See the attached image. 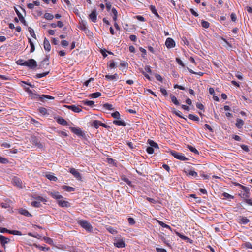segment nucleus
I'll list each match as a JSON object with an SVG mask.
<instances>
[{
    "mask_svg": "<svg viewBox=\"0 0 252 252\" xmlns=\"http://www.w3.org/2000/svg\"><path fill=\"white\" fill-rule=\"evenodd\" d=\"M26 91L27 92L30 94H32V97L34 98H38L41 101H43V99L45 98L49 99H54V98L53 96L45 95V94H42L41 95H40L39 94H33L32 93V92L31 90H30L29 88H25Z\"/></svg>",
    "mask_w": 252,
    "mask_h": 252,
    "instance_id": "1",
    "label": "nucleus"
},
{
    "mask_svg": "<svg viewBox=\"0 0 252 252\" xmlns=\"http://www.w3.org/2000/svg\"><path fill=\"white\" fill-rule=\"evenodd\" d=\"M77 223L87 231L89 232L93 231V227L88 221L83 220H77Z\"/></svg>",
    "mask_w": 252,
    "mask_h": 252,
    "instance_id": "2",
    "label": "nucleus"
},
{
    "mask_svg": "<svg viewBox=\"0 0 252 252\" xmlns=\"http://www.w3.org/2000/svg\"><path fill=\"white\" fill-rule=\"evenodd\" d=\"M69 129L74 134L79 137L83 138H86V135L84 131H83L80 128L69 127Z\"/></svg>",
    "mask_w": 252,
    "mask_h": 252,
    "instance_id": "3",
    "label": "nucleus"
},
{
    "mask_svg": "<svg viewBox=\"0 0 252 252\" xmlns=\"http://www.w3.org/2000/svg\"><path fill=\"white\" fill-rule=\"evenodd\" d=\"M170 154L172 156H173L175 158L179 159L182 161H186L188 159L186 158L184 155L181 153H178L175 151H170Z\"/></svg>",
    "mask_w": 252,
    "mask_h": 252,
    "instance_id": "4",
    "label": "nucleus"
},
{
    "mask_svg": "<svg viewBox=\"0 0 252 252\" xmlns=\"http://www.w3.org/2000/svg\"><path fill=\"white\" fill-rule=\"evenodd\" d=\"M25 66L31 69H33L37 66V62L34 59H31L25 61Z\"/></svg>",
    "mask_w": 252,
    "mask_h": 252,
    "instance_id": "5",
    "label": "nucleus"
},
{
    "mask_svg": "<svg viewBox=\"0 0 252 252\" xmlns=\"http://www.w3.org/2000/svg\"><path fill=\"white\" fill-rule=\"evenodd\" d=\"M92 126H94L96 129H97L99 126H101L106 128L110 127L109 126L106 125L104 123H102L101 122L98 120H94L92 123Z\"/></svg>",
    "mask_w": 252,
    "mask_h": 252,
    "instance_id": "6",
    "label": "nucleus"
},
{
    "mask_svg": "<svg viewBox=\"0 0 252 252\" xmlns=\"http://www.w3.org/2000/svg\"><path fill=\"white\" fill-rule=\"evenodd\" d=\"M49 64V58L46 56V58L39 64L38 68H46Z\"/></svg>",
    "mask_w": 252,
    "mask_h": 252,
    "instance_id": "7",
    "label": "nucleus"
},
{
    "mask_svg": "<svg viewBox=\"0 0 252 252\" xmlns=\"http://www.w3.org/2000/svg\"><path fill=\"white\" fill-rule=\"evenodd\" d=\"M165 45L167 48L170 49L175 46V42L172 38L168 37L166 40Z\"/></svg>",
    "mask_w": 252,
    "mask_h": 252,
    "instance_id": "8",
    "label": "nucleus"
},
{
    "mask_svg": "<svg viewBox=\"0 0 252 252\" xmlns=\"http://www.w3.org/2000/svg\"><path fill=\"white\" fill-rule=\"evenodd\" d=\"M115 241L114 245L115 247L119 248L125 247V242L123 239H115Z\"/></svg>",
    "mask_w": 252,
    "mask_h": 252,
    "instance_id": "9",
    "label": "nucleus"
},
{
    "mask_svg": "<svg viewBox=\"0 0 252 252\" xmlns=\"http://www.w3.org/2000/svg\"><path fill=\"white\" fill-rule=\"evenodd\" d=\"M10 242V239L5 237L3 235H0V242L2 247L5 249L6 248L5 245Z\"/></svg>",
    "mask_w": 252,
    "mask_h": 252,
    "instance_id": "10",
    "label": "nucleus"
},
{
    "mask_svg": "<svg viewBox=\"0 0 252 252\" xmlns=\"http://www.w3.org/2000/svg\"><path fill=\"white\" fill-rule=\"evenodd\" d=\"M69 172L72 174L77 180H81V176L80 173L74 168H71Z\"/></svg>",
    "mask_w": 252,
    "mask_h": 252,
    "instance_id": "11",
    "label": "nucleus"
},
{
    "mask_svg": "<svg viewBox=\"0 0 252 252\" xmlns=\"http://www.w3.org/2000/svg\"><path fill=\"white\" fill-rule=\"evenodd\" d=\"M65 107L75 113H79L82 111L79 106L75 105H65Z\"/></svg>",
    "mask_w": 252,
    "mask_h": 252,
    "instance_id": "12",
    "label": "nucleus"
},
{
    "mask_svg": "<svg viewBox=\"0 0 252 252\" xmlns=\"http://www.w3.org/2000/svg\"><path fill=\"white\" fill-rule=\"evenodd\" d=\"M57 122L62 125V126H69V124L67 123V122L63 118L61 117H58L56 118Z\"/></svg>",
    "mask_w": 252,
    "mask_h": 252,
    "instance_id": "13",
    "label": "nucleus"
},
{
    "mask_svg": "<svg viewBox=\"0 0 252 252\" xmlns=\"http://www.w3.org/2000/svg\"><path fill=\"white\" fill-rule=\"evenodd\" d=\"M15 11H16L17 15H18V16L19 17V20H20L21 21V22L24 25L27 26H28L27 23L24 19V18L23 17L22 14L17 9H15Z\"/></svg>",
    "mask_w": 252,
    "mask_h": 252,
    "instance_id": "14",
    "label": "nucleus"
},
{
    "mask_svg": "<svg viewBox=\"0 0 252 252\" xmlns=\"http://www.w3.org/2000/svg\"><path fill=\"white\" fill-rule=\"evenodd\" d=\"M58 203L60 206L62 207H69L70 206V203L69 202L61 199L58 201Z\"/></svg>",
    "mask_w": 252,
    "mask_h": 252,
    "instance_id": "15",
    "label": "nucleus"
},
{
    "mask_svg": "<svg viewBox=\"0 0 252 252\" xmlns=\"http://www.w3.org/2000/svg\"><path fill=\"white\" fill-rule=\"evenodd\" d=\"M89 18L93 22H95L97 19V14L95 9H94L91 13L89 15Z\"/></svg>",
    "mask_w": 252,
    "mask_h": 252,
    "instance_id": "16",
    "label": "nucleus"
},
{
    "mask_svg": "<svg viewBox=\"0 0 252 252\" xmlns=\"http://www.w3.org/2000/svg\"><path fill=\"white\" fill-rule=\"evenodd\" d=\"M175 233H176V234L177 236H178L180 238L182 239L183 240H187L188 242H189L190 243H192V240L191 239H190V238H188V237L180 233L179 232H178V231H175Z\"/></svg>",
    "mask_w": 252,
    "mask_h": 252,
    "instance_id": "17",
    "label": "nucleus"
},
{
    "mask_svg": "<svg viewBox=\"0 0 252 252\" xmlns=\"http://www.w3.org/2000/svg\"><path fill=\"white\" fill-rule=\"evenodd\" d=\"M175 233H176V234L177 236H178L180 238L182 239L183 240H187L188 242H189L190 243H192V240L191 239H190V238H188V237L180 233L179 232H178V231H175Z\"/></svg>",
    "mask_w": 252,
    "mask_h": 252,
    "instance_id": "18",
    "label": "nucleus"
},
{
    "mask_svg": "<svg viewBox=\"0 0 252 252\" xmlns=\"http://www.w3.org/2000/svg\"><path fill=\"white\" fill-rule=\"evenodd\" d=\"M50 194L52 197L58 200V201L63 198V197L60 195L58 192H51Z\"/></svg>",
    "mask_w": 252,
    "mask_h": 252,
    "instance_id": "19",
    "label": "nucleus"
},
{
    "mask_svg": "<svg viewBox=\"0 0 252 252\" xmlns=\"http://www.w3.org/2000/svg\"><path fill=\"white\" fill-rule=\"evenodd\" d=\"M244 125V121L242 119L240 118H237L236 119V123L235 124V126L238 129L242 128Z\"/></svg>",
    "mask_w": 252,
    "mask_h": 252,
    "instance_id": "20",
    "label": "nucleus"
},
{
    "mask_svg": "<svg viewBox=\"0 0 252 252\" xmlns=\"http://www.w3.org/2000/svg\"><path fill=\"white\" fill-rule=\"evenodd\" d=\"M43 46L44 48L46 51L48 52L50 51L51 46L49 41L46 38H45L44 40Z\"/></svg>",
    "mask_w": 252,
    "mask_h": 252,
    "instance_id": "21",
    "label": "nucleus"
},
{
    "mask_svg": "<svg viewBox=\"0 0 252 252\" xmlns=\"http://www.w3.org/2000/svg\"><path fill=\"white\" fill-rule=\"evenodd\" d=\"M250 192L249 190H247L246 191H244V193H241L239 194V195L244 199V201L245 202V199H249L248 198L250 197Z\"/></svg>",
    "mask_w": 252,
    "mask_h": 252,
    "instance_id": "22",
    "label": "nucleus"
},
{
    "mask_svg": "<svg viewBox=\"0 0 252 252\" xmlns=\"http://www.w3.org/2000/svg\"><path fill=\"white\" fill-rule=\"evenodd\" d=\"M19 213L26 217H31L32 215L25 209L20 208L19 209Z\"/></svg>",
    "mask_w": 252,
    "mask_h": 252,
    "instance_id": "23",
    "label": "nucleus"
},
{
    "mask_svg": "<svg viewBox=\"0 0 252 252\" xmlns=\"http://www.w3.org/2000/svg\"><path fill=\"white\" fill-rule=\"evenodd\" d=\"M32 197L36 200L35 201H42V202H46L47 201L46 199L37 194L32 195Z\"/></svg>",
    "mask_w": 252,
    "mask_h": 252,
    "instance_id": "24",
    "label": "nucleus"
},
{
    "mask_svg": "<svg viewBox=\"0 0 252 252\" xmlns=\"http://www.w3.org/2000/svg\"><path fill=\"white\" fill-rule=\"evenodd\" d=\"M105 78L109 80H117L118 79V75L117 73L113 75H105Z\"/></svg>",
    "mask_w": 252,
    "mask_h": 252,
    "instance_id": "25",
    "label": "nucleus"
},
{
    "mask_svg": "<svg viewBox=\"0 0 252 252\" xmlns=\"http://www.w3.org/2000/svg\"><path fill=\"white\" fill-rule=\"evenodd\" d=\"M148 143L150 145V146L151 147H152L153 148H154L156 149H159V147H158V144L157 143H156L155 142H154L153 140L149 139L148 141Z\"/></svg>",
    "mask_w": 252,
    "mask_h": 252,
    "instance_id": "26",
    "label": "nucleus"
},
{
    "mask_svg": "<svg viewBox=\"0 0 252 252\" xmlns=\"http://www.w3.org/2000/svg\"><path fill=\"white\" fill-rule=\"evenodd\" d=\"M113 124L118 125V126H126V124L123 120H115L113 121Z\"/></svg>",
    "mask_w": 252,
    "mask_h": 252,
    "instance_id": "27",
    "label": "nucleus"
},
{
    "mask_svg": "<svg viewBox=\"0 0 252 252\" xmlns=\"http://www.w3.org/2000/svg\"><path fill=\"white\" fill-rule=\"evenodd\" d=\"M102 107L104 110H112L114 109L113 105L112 104H110L109 103L104 104L103 105Z\"/></svg>",
    "mask_w": 252,
    "mask_h": 252,
    "instance_id": "28",
    "label": "nucleus"
},
{
    "mask_svg": "<svg viewBox=\"0 0 252 252\" xmlns=\"http://www.w3.org/2000/svg\"><path fill=\"white\" fill-rule=\"evenodd\" d=\"M45 176L47 179H48L50 181H56L58 180L56 176H55L53 174H47Z\"/></svg>",
    "mask_w": 252,
    "mask_h": 252,
    "instance_id": "29",
    "label": "nucleus"
},
{
    "mask_svg": "<svg viewBox=\"0 0 252 252\" xmlns=\"http://www.w3.org/2000/svg\"><path fill=\"white\" fill-rule=\"evenodd\" d=\"M170 98L171 99L172 102L176 105H179L180 103L177 100V98L173 95L172 94H170Z\"/></svg>",
    "mask_w": 252,
    "mask_h": 252,
    "instance_id": "30",
    "label": "nucleus"
},
{
    "mask_svg": "<svg viewBox=\"0 0 252 252\" xmlns=\"http://www.w3.org/2000/svg\"><path fill=\"white\" fill-rule=\"evenodd\" d=\"M150 9L151 10V12L157 17L160 18L159 14L157 12V11L156 9L155 6L153 5H151L150 7Z\"/></svg>",
    "mask_w": 252,
    "mask_h": 252,
    "instance_id": "31",
    "label": "nucleus"
},
{
    "mask_svg": "<svg viewBox=\"0 0 252 252\" xmlns=\"http://www.w3.org/2000/svg\"><path fill=\"white\" fill-rule=\"evenodd\" d=\"M63 189L67 192H72L75 190V189L74 188L66 185L63 186Z\"/></svg>",
    "mask_w": 252,
    "mask_h": 252,
    "instance_id": "32",
    "label": "nucleus"
},
{
    "mask_svg": "<svg viewBox=\"0 0 252 252\" xmlns=\"http://www.w3.org/2000/svg\"><path fill=\"white\" fill-rule=\"evenodd\" d=\"M111 12L113 14V19L114 21H116L117 19L118 15V12L116 9L114 7L112 8L111 10Z\"/></svg>",
    "mask_w": 252,
    "mask_h": 252,
    "instance_id": "33",
    "label": "nucleus"
},
{
    "mask_svg": "<svg viewBox=\"0 0 252 252\" xmlns=\"http://www.w3.org/2000/svg\"><path fill=\"white\" fill-rule=\"evenodd\" d=\"M187 174L188 175L191 176L196 178H197V177H198L197 173L193 170H190L188 171V172Z\"/></svg>",
    "mask_w": 252,
    "mask_h": 252,
    "instance_id": "34",
    "label": "nucleus"
},
{
    "mask_svg": "<svg viewBox=\"0 0 252 252\" xmlns=\"http://www.w3.org/2000/svg\"><path fill=\"white\" fill-rule=\"evenodd\" d=\"M187 147L191 152L194 153V154L196 155L199 154V151L192 146L188 145Z\"/></svg>",
    "mask_w": 252,
    "mask_h": 252,
    "instance_id": "35",
    "label": "nucleus"
},
{
    "mask_svg": "<svg viewBox=\"0 0 252 252\" xmlns=\"http://www.w3.org/2000/svg\"><path fill=\"white\" fill-rule=\"evenodd\" d=\"M42 201H32L31 202V205L33 207H40L41 205V202Z\"/></svg>",
    "mask_w": 252,
    "mask_h": 252,
    "instance_id": "36",
    "label": "nucleus"
},
{
    "mask_svg": "<svg viewBox=\"0 0 252 252\" xmlns=\"http://www.w3.org/2000/svg\"><path fill=\"white\" fill-rule=\"evenodd\" d=\"M250 222V220L246 217H242L240 219V223L243 224H246Z\"/></svg>",
    "mask_w": 252,
    "mask_h": 252,
    "instance_id": "37",
    "label": "nucleus"
},
{
    "mask_svg": "<svg viewBox=\"0 0 252 252\" xmlns=\"http://www.w3.org/2000/svg\"><path fill=\"white\" fill-rule=\"evenodd\" d=\"M49 71H47V72H44L43 73L37 74L35 75V78L36 79H39V78H42V77L47 75L49 74Z\"/></svg>",
    "mask_w": 252,
    "mask_h": 252,
    "instance_id": "38",
    "label": "nucleus"
},
{
    "mask_svg": "<svg viewBox=\"0 0 252 252\" xmlns=\"http://www.w3.org/2000/svg\"><path fill=\"white\" fill-rule=\"evenodd\" d=\"M158 224L162 227L163 228H167V229H169V230H170L171 231H172L171 227L165 224V223H164L163 222L161 221H160L159 220L158 221Z\"/></svg>",
    "mask_w": 252,
    "mask_h": 252,
    "instance_id": "39",
    "label": "nucleus"
},
{
    "mask_svg": "<svg viewBox=\"0 0 252 252\" xmlns=\"http://www.w3.org/2000/svg\"><path fill=\"white\" fill-rule=\"evenodd\" d=\"M188 118L192 120L195 121H198L199 120V118L197 116L194 115L193 114H189L188 115Z\"/></svg>",
    "mask_w": 252,
    "mask_h": 252,
    "instance_id": "40",
    "label": "nucleus"
},
{
    "mask_svg": "<svg viewBox=\"0 0 252 252\" xmlns=\"http://www.w3.org/2000/svg\"><path fill=\"white\" fill-rule=\"evenodd\" d=\"M44 17L49 20H52L54 18L53 15L49 13H45L44 15Z\"/></svg>",
    "mask_w": 252,
    "mask_h": 252,
    "instance_id": "41",
    "label": "nucleus"
},
{
    "mask_svg": "<svg viewBox=\"0 0 252 252\" xmlns=\"http://www.w3.org/2000/svg\"><path fill=\"white\" fill-rule=\"evenodd\" d=\"M83 104L86 106H92L94 105V102L91 100L83 101Z\"/></svg>",
    "mask_w": 252,
    "mask_h": 252,
    "instance_id": "42",
    "label": "nucleus"
},
{
    "mask_svg": "<svg viewBox=\"0 0 252 252\" xmlns=\"http://www.w3.org/2000/svg\"><path fill=\"white\" fill-rule=\"evenodd\" d=\"M235 185L237 186H239L240 187V188L241 189H242L243 190H244V191H246L247 190H249V188L245 187L244 186H243V185L240 184L239 183H235Z\"/></svg>",
    "mask_w": 252,
    "mask_h": 252,
    "instance_id": "43",
    "label": "nucleus"
},
{
    "mask_svg": "<svg viewBox=\"0 0 252 252\" xmlns=\"http://www.w3.org/2000/svg\"><path fill=\"white\" fill-rule=\"evenodd\" d=\"M8 233L19 236L22 235V233L20 231L17 230H9Z\"/></svg>",
    "mask_w": 252,
    "mask_h": 252,
    "instance_id": "44",
    "label": "nucleus"
},
{
    "mask_svg": "<svg viewBox=\"0 0 252 252\" xmlns=\"http://www.w3.org/2000/svg\"><path fill=\"white\" fill-rule=\"evenodd\" d=\"M39 112L42 115H45L48 114L47 113V109L44 107H40L38 109Z\"/></svg>",
    "mask_w": 252,
    "mask_h": 252,
    "instance_id": "45",
    "label": "nucleus"
},
{
    "mask_svg": "<svg viewBox=\"0 0 252 252\" xmlns=\"http://www.w3.org/2000/svg\"><path fill=\"white\" fill-rule=\"evenodd\" d=\"M201 24V26L204 28H208L210 26L209 23L204 20H202Z\"/></svg>",
    "mask_w": 252,
    "mask_h": 252,
    "instance_id": "46",
    "label": "nucleus"
},
{
    "mask_svg": "<svg viewBox=\"0 0 252 252\" xmlns=\"http://www.w3.org/2000/svg\"><path fill=\"white\" fill-rule=\"evenodd\" d=\"M101 95V93L97 92L92 93V94H91L90 96L92 98H97V97L100 96Z\"/></svg>",
    "mask_w": 252,
    "mask_h": 252,
    "instance_id": "47",
    "label": "nucleus"
},
{
    "mask_svg": "<svg viewBox=\"0 0 252 252\" xmlns=\"http://www.w3.org/2000/svg\"><path fill=\"white\" fill-rule=\"evenodd\" d=\"M111 116L115 119H119L120 118V114L118 111H115L112 113Z\"/></svg>",
    "mask_w": 252,
    "mask_h": 252,
    "instance_id": "48",
    "label": "nucleus"
},
{
    "mask_svg": "<svg viewBox=\"0 0 252 252\" xmlns=\"http://www.w3.org/2000/svg\"><path fill=\"white\" fill-rule=\"evenodd\" d=\"M173 113L174 114H175L176 116L181 118H183L185 120H186V119L185 118H184L182 115V113L181 111H176V110H173Z\"/></svg>",
    "mask_w": 252,
    "mask_h": 252,
    "instance_id": "49",
    "label": "nucleus"
},
{
    "mask_svg": "<svg viewBox=\"0 0 252 252\" xmlns=\"http://www.w3.org/2000/svg\"><path fill=\"white\" fill-rule=\"evenodd\" d=\"M28 31L31 34V35L34 38H36V35L34 33V30L31 28V27H29L28 28Z\"/></svg>",
    "mask_w": 252,
    "mask_h": 252,
    "instance_id": "50",
    "label": "nucleus"
},
{
    "mask_svg": "<svg viewBox=\"0 0 252 252\" xmlns=\"http://www.w3.org/2000/svg\"><path fill=\"white\" fill-rule=\"evenodd\" d=\"M107 230L112 234H115L117 233L116 230L111 226H109L108 228H107Z\"/></svg>",
    "mask_w": 252,
    "mask_h": 252,
    "instance_id": "51",
    "label": "nucleus"
},
{
    "mask_svg": "<svg viewBox=\"0 0 252 252\" xmlns=\"http://www.w3.org/2000/svg\"><path fill=\"white\" fill-rule=\"evenodd\" d=\"M9 162L8 160L0 156V163L2 164H7Z\"/></svg>",
    "mask_w": 252,
    "mask_h": 252,
    "instance_id": "52",
    "label": "nucleus"
},
{
    "mask_svg": "<svg viewBox=\"0 0 252 252\" xmlns=\"http://www.w3.org/2000/svg\"><path fill=\"white\" fill-rule=\"evenodd\" d=\"M243 246L247 248V249H252V245L249 242H246L243 244Z\"/></svg>",
    "mask_w": 252,
    "mask_h": 252,
    "instance_id": "53",
    "label": "nucleus"
},
{
    "mask_svg": "<svg viewBox=\"0 0 252 252\" xmlns=\"http://www.w3.org/2000/svg\"><path fill=\"white\" fill-rule=\"evenodd\" d=\"M25 61L24 60L19 59L16 61V63L19 65L25 66Z\"/></svg>",
    "mask_w": 252,
    "mask_h": 252,
    "instance_id": "54",
    "label": "nucleus"
},
{
    "mask_svg": "<svg viewBox=\"0 0 252 252\" xmlns=\"http://www.w3.org/2000/svg\"><path fill=\"white\" fill-rule=\"evenodd\" d=\"M35 246L37 248H38L39 249H40V250H42V251H48L49 250V247H43V246H38L36 244H35Z\"/></svg>",
    "mask_w": 252,
    "mask_h": 252,
    "instance_id": "55",
    "label": "nucleus"
},
{
    "mask_svg": "<svg viewBox=\"0 0 252 252\" xmlns=\"http://www.w3.org/2000/svg\"><path fill=\"white\" fill-rule=\"evenodd\" d=\"M146 152L149 154H152L153 153H154V148H153L152 147H151V146L150 147H148L147 148H146Z\"/></svg>",
    "mask_w": 252,
    "mask_h": 252,
    "instance_id": "56",
    "label": "nucleus"
},
{
    "mask_svg": "<svg viewBox=\"0 0 252 252\" xmlns=\"http://www.w3.org/2000/svg\"><path fill=\"white\" fill-rule=\"evenodd\" d=\"M222 195L223 197L227 198V199H233V196L231 195L230 194L227 193H226V192H224L223 194H222Z\"/></svg>",
    "mask_w": 252,
    "mask_h": 252,
    "instance_id": "57",
    "label": "nucleus"
},
{
    "mask_svg": "<svg viewBox=\"0 0 252 252\" xmlns=\"http://www.w3.org/2000/svg\"><path fill=\"white\" fill-rule=\"evenodd\" d=\"M139 50L142 53V57L145 58L146 55V50L142 47H140Z\"/></svg>",
    "mask_w": 252,
    "mask_h": 252,
    "instance_id": "58",
    "label": "nucleus"
},
{
    "mask_svg": "<svg viewBox=\"0 0 252 252\" xmlns=\"http://www.w3.org/2000/svg\"><path fill=\"white\" fill-rule=\"evenodd\" d=\"M128 221L130 225H134L135 223L134 219L131 217L128 218Z\"/></svg>",
    "mask_w": 252,
    "mask_h": 252,
    "instance_id": "59",
    "label": "nucleus"
},
{
    "mask_svg": "<svg viewBox=\"0 0 252 252\" xmlns=\"http://www.w3.org/2000/svg\"><path fill=\"white\" fill-rule=\"evenodd\" d=\"M241 148L245 151L246 152H249L250 150H249V147L247 146V145H241Z\"/></svg>",
    "mask_w": 252,
    "mask_h": 252,
    "instance_id": "60",
    "label": "nucleus"
},
{
    "mask_svg": "<svg viewBox=\"0 0 252 252\" xmlns=\"http://www.w3.org/2000/svg\"><path fill=\"white\" fill-rule=\"evenodd\" d=\"M6 152L8 154H16V153H17L18 150L16 149H13V150H6Z\"/></svg>",
    "mask_w": 252,
    "mask_h": 252,
    "instance_id": "61",
    "label": "nucleus"
},
{
    "mask_svg": "<svg viewBox=\"0 0 252 252\" xmlns=\"http://www.w3.org/2000/svg\"><path fill=\"white\" fill-rule=\"evenodd\" d=\"M14 182L16 186L19 187L21 186L20 180L18 178L15 179Z\"/></svg>",
    "mask_w": 252,
    "mask_h": 252,
    "instance_id": "62",
    "label": "nucleus"
},
{
    "mask_svg": "<svg viewBox=\"0 0 252 252\" xmlns=\"http://www.w3.org/2000/svg\"><path fill=\"white\" fill-rule=\"evenodd\" d=\"M231 19L232 21L235 22L236 20L237 17L234 13H232L230 15Z\"/></svg>",
    "mask_w": 252,
    "mask_h": 252,
    "instance_id": "63",
    "label": "nucleus"
},
{
    "mask_svg": "<svg viewBox=\"0 0 252 252\" xmlns=\"http://www.w3.org/2000/svg\"><path fill=\"white\" fill-rule=\"evenodd\" d=\"M156 251L157 252H167V251L163 248H156Z\"/></svg>",
    "mask_w": 252,
    "mask_h": 252,
    "instance_id": "64",
    "label": "nucleus"
}]
</instances>
